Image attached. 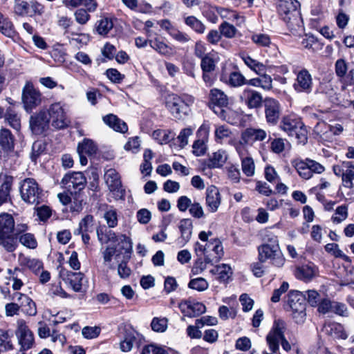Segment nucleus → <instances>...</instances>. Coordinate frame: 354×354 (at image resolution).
<instances>
[{
	"label": "nucleus",
	"instance_id": "aec40b11",
	"mask_svg": "<svg viewBox=\"0 0 354 354\" xmlns=\"http://www.w3.org/2000/svg\"><path fill=\"white\" fill-rule=\"evenodd\" d=\"M221 202L220 192L215 186L208 187L206 189L205 205L211 212H216Z\"/></svg>",
	"mask_w": 354,
	"mask_h": 354
},
{
	"label": "nucleus",
	"instance_id": "f257e3e1",
	"mask_svg": "<svg viewBox=\"0 0 354 354\" xmlns=\"http://www.w3.org/2000/svg\"><path fill=\"white\" fill-rule=\"evenodd\" d=\"M300 3L297 0H278L277 12L294 35L303 31V21L300 14Z\"/></svg>",
	"mask_w": 354,
	"mask_h": 354
},
{
	"label": "nucleus",
	"instance_id": "a18cd8bd",
	"mask_svg": "<svg viewBox=\"0 0 354 354\" xmlns=\"http://www.w3.org/2000/svg\"><path fill=\"white\" fill-rule=\"evenodd\" d=\"M241 168L243 174L248 177L252 176L255 172V165L251 157L241 158Z\"/></svg>",
	"mask_w": 354,
	"mask_h": 354
},
{
	"label": "nucleus",
	"instance_id": "052dcab7",
	"mask_svg": "<svg viewBox=\"0 0 354 354\" xmlns=\"http://www.w3.org/2000/svg\"><path fill=\"white\" fill-rule=\"evenodd\" d=\"M198 257H199L195 261L192 268V272L194 275L202 273L206 269L207 264H211V263L206 262L205 257L203 259L201 257L202 256Z\"/></svg>",
	"mask_w": 354,
	"mask_h": 354
},
{
	"label": "nucleus",
	"instance_id": "603ef678",
	"mask_svg": "<svg viewBox=\"0 0 354 354\" xmlns=\"http://www.w3.org/2000/svg\"><path fill=\"white\" fill-rule=\"evenodd\" d=\"M335 71L336 75L342 79H346L348 71V63L344 59H338L335 64Z\"/></svg>",
	"mask_w": 354,
	"mask_h": 354
},
{
	"label": "nucleus",
	"instance_id": "c85d7f7f",
	"mask_svg": "<svg viewBox=\"0 0 354 354\" xmlns=\"http://www.w3.org/2000/svg\"><path fill=\"white\" fill-rule=\"evenodd\" d=\"M306 295L297 290H291L288 295L287 303L292 310L306 306Z\"/></svg>",
	"mask_w": 354,
	"mask_h": 354
},
{
	"label": "nucleus",
	"instance_id": "393cba45",
	"mask_svg": "<svg viewBox=\"0 0 354 354\" xmlns=\"http://www.w3.org/2000/svg\"><path fill=\"white\" fill-rule=\"evenodd\" d=\"M15 137L9 129L3 127L0 129V147L3 151H12L15 148Z\"/></svg>",
	"mask_w": 354,
	"mask_h": 354
},
{
	"label": "nucleus",
	"instance_id": "4468645a",
	"mask_svg": "<svg viewBox=\"0 0 354 354\" xmlns=\"http://www.w3.org/2000/svg\"><path fill=\"white\" fill-rule=\"evenodd\" d=\"M50 118L45 110H41L32 115L30 118V127L35 135H41L49 129Z\"/></svg>",
	"mask_w": 354,
	"mask_h": 354
},
{
	"label": "nucleus",
	"instance_id": "5701e85b",
	"mask_svg": "<svg viewBox=\"0 0 354 354\" xmlns=\"http://www.w3.org/2000/svg\"><path fill=\"white\" fill-rule=\"evenodd\" d=\"M105 182L111 192H119L122 188V183L118 173L115 169L110 168L105 171Z\"/></svg>",
	"mask_w": 354,
	"mask_h": 354
},
{
	"label": "nucleus",
	"instance_id": "37998d69",
	"mask_svg": "<svg viewBox=\"0 0 354 354\" xmlns=\"http://www.w3.org/2000/svg\"><path fill=\"white\" fill-rule=\"evenodd\" d=\"M0 32L7 37H12L15 34L12 23L8 19L3 17L1 12Z\"/></svg>",
	"mask_w": 354,
	"mask_h": 354
},
{
	"label": "nucleus",
	"instance_id": "c03bdc74",
	"mask_svg": "<svg viewBox=\"0 0 354 354\" xmlns=\"http://www.w3.org/2000/svg\"><path fill=\"white\" fill-rule=\"evenodd\" d=\"M301 44L305 48L310 50L313 52H315L319 48L318 41L313 35H305L302 38Z\"/></svg>",
	"mask_w": 354,
	"mask_h": 354
},
{
	"label": "nucleus",
	"instance_id": "3c124183",
	"mask_svg": "<svg viewBox=\"0 0 354 354\" xmlns=\"http://www.w3.org/2000/svg\"><path fill=\"white\" fill-rule=\"evenodd\" d=\"M252 41L259 46L268 47L271 44V39L268 35L255 33L251 37Z\"/></svg>",
	"mask_w": 354,
	"mask_h": 354
},
{
	"label": "nucleus",
	"instance_id": "9b49d317",
	"mask_svg": "<svg viewBox=\"0 0 354 354\" xmlns=\"http://www.w3.org/2000/svg\"><path fill=\"white\" fill-rule=\"evenodd\" d=\"M21 100L26 111H30L41 104V95L31 82L27 81L22 89Z\"/></svg>",
	"mask_w": 354,
	"mask_h": 354
},
{
	"label": "nucleus",
	"instance_id": "c756f323",
	"mask_svg": "<svg viewBox=\"0 0 354 354\" xmlns=\"http://www.w3.org/2000/svg\"><path fill=\"white\" fill-rule=\"evenodd\" d=\"M291 163L301 178L306 180H308L312 178V174H310V170L309 169L306 158L305 160L297 158L293 160Z\"/></svg>",
	"mask_w": 354,
	"mask_h": 354
},
{
	"label": "nucleus",
	"instance_id": "6e6552de",
	"mask_svg": "<svg viewBox=\"0 0 354 354\" xmlns=\"http://www.w3.org/2000/svg\"><path fill=\"white\" fill-rule=\"evenodd\" d=\"M281 128L290 136H295L299 143L307 141V130L300 118L295 115H288L283 118Z\"/></svg>",
	"mask_w": 354,
	"mask_h": 354
},
{
	"label": "nucleus",
	"instance_id": "0eeeda50",
	"mask_svg": "<svg viewBox=\"0 0 354 354\" xmlns=\"http://www.w3.org/2000/svg\"><path fill=\"white\" fill-rule=\"evenodd\" d=\"M20 195L26 203L37 205L43 201V191L34 178H27L20 183Z\"/></svg>",
	"mask_w": 354,
	"mask_h": 354
},
{
	"label": "nucleus",
	"instance_id": "dca6fc26",
	"mask_svg": "<svg viewBox=\"0 0 354 354\" xmlns=\"http://www.w3.org/2000/svg\"><path fill=\"white\" fill-rule=\"evenodd\" d=\"M264 109L267 122L276 124L281 111L280 103L274 98L267 97L264 100Z\"/></svg>",
	"mask_w": 354,
	"mask_h": 354
},
{
	"label": "nucleus",
	"instance_id": "423d86ee",
	"mask_svg": "<svg viewBox=\"0 0 354 354\" xmlns=\"http://www.w3.org/2000/svg\"><path fill=\"white\" fill-rule=\"evenodd\" d=\"M286 324L283 321L278 319L274 322L272 329L266 337V340L270 351L276 353L279 350V342L286 351L291 350V346L284 337Z\"/></svg>",
	"mask_w": 354,
	"mask_h": 354
},
{
	"label": "nucleus",
	"instance_id": "f8f14e48",
	"mask_svg": "<svg viewBox=\"0 0 354 354\" xmlns=\"http://www.w3.org/2000/svg\"><path fill=\"white\" fill-rule=\"evenodd\" d=\"M335 176L342 178L344 187L352 189L354 187V164L351 161H344L333 167Z\"/></svg>",
	"mask_w": 354,
	"mask_h": 354
},
{
	"label": "nucleus",
	"instance_id": "a211bd4d",
	"mask_svg": "<svg viewBox=\"0 0 354 354\" xmlns=\"http://www.w3.org/2000/svg\"><path fill=\"white\" fill-rule=\"evenodd\" d=\"M0 206L10 201V192L12 189L14 178L11 175L1 172L0 174Z\"/></svg>",
	"mask_w": 354,
	"mask_h": 354
},
{
	"label": "nucleus",
	"instance_id": "e433bc0d",
	"mask_svg": "<svg viewBox=\"0 0 354 354\" xmlns=\"http://www.w3.org/2000/svg\"><path fill=\"white\" fill-rule=\"evenodd\" d=\"M97 151V145L90 139H84L77 146V153H84L88 156L95 154Z\"/></svg>",
	"mask_w": 354,
	"mask_h": 354
},
{
	"label": "nucleus",
	"instance_id": "72a5a7b5",
	"mask_svg": "<svg viewBox=\"0 0 354 354\" xmlns=\"http://www.w3.org/2000/svg\"><path fill=\"white\" fill-rule=\"evenodd\" d=\"M94 218L92 215L85 216L79 223L78 228L74 231L75 234L80 233H92L94 230Z\"/></svg>",
	"mask_w": 354,
	"mask_h": 354
},
{
	"label": "nucleus",
	"instance_id": "ddd939ff",
	"mask_svg": "<svg viewBox=\"0 0 354 354\" xmlns=\"http://www.w3.org/2000/svg\"><path fill=\"white\" fill-rule=\"evenodd\" d=\"M17 324L16 335L21 346V351L31 348L35 342L33 333L24 319H19Z\"/></svg>",
	"mask_w": 354,
	"mask_h": 354
},
{
	"label": "nucleus",
	"instance_id": "7c9ffc66",
	"mask_svg": "<svg viewBox=\"0 0 354 354\" xmlns=\"http://www.w3.org/2000/svg\"><path fill=\"white\" fill-rule=\"evenodd\" d=\"M84 274L82 272H68L66 275V282L75 292H80L82 287Z\"/></svg>",
	"mask_w": 354,
	"mask_h": 354
},
{
	"label": "nucleus",
	"instance_id": "f3484780",
	"mask_svg": "<svg viewBox=\"0 0 354 354\" xmlns=\"http://www.w3.org/2000/svg\"><path fill=\"white\" fill-rule=\"evenodd\" d=\"M240 99L248 109H259L263 104V96L257 91L246 87L241 93Z\"/></svg>",
	"mask_w": 354,
	"mask_h": 354
},
{
	"label": "nucleus",
	"instance_id": "412c9836",
	"mask_svg": "<svg viewBox=\"0 0 354 354\" xmlns=\"http://www.w3.org/2000/svg\"><path fill=\"white\" fill-rule=\"evenodd\" d=\"M267 137L265 130L257 128H247L241 133V138L243 142L250 146L253 145L255 142H261Z\"/></svg>",
	"mask_w": 354,
	"mask_h": 354
},
{
	"label": "nucleus",
	"instance_id": "13d9d810",
	"mask_svg": "<svg viewBox=\"0 0 354 354\" xmlns=\"http://www.w3.org/2000/svg\"><path fill=\"white\" fill-rule=\"evenodd\" d=\"M153 138L158 140V142L162 145L165 143H167L172 138L171 136V132L167 131L166 130H156L153 132L152 134Z\"/></svg>",
	"mask_w": 354,
	"mask_h": 354
},
{
	"label": "nucleus",
	"instance_id": "e2e57ef3",
	"mask_svg": "<svg viewBox=\"0 0 354 354\" xmlns=\"http://www.w3.org/2000/svg\"><path fill=\"white\" fill-rule=\"evenodd\" d=\"M14 12L15 14L20 16L28 15V1L15 0Z\"/></svg>",
	"mask_w": 354,
	"mask_h": 354
},
{
	"label": "nucleus",
	"instance_id": "09e8293b",
	"mask_svg": "<svg viewBox=\"0 0 354 354\" xmlns=\"http://www.w3.org/2000/svg\"><path fill=\"white\" fill-rule=\"evenodd\" d=\"M168 320L165 317H154L151 323V329L157 333H163L167 328Z\"/></svg>",
	"mask_w": 354,
	"mask_h": 354
},
{
	"label": "nucleus",
	"instance_id": "69168bd1",
	"mask_svg": "<svg viewBox=\"0 0 354 354\" xmlns=\"http://www.w3.org/2000/svg\"><path fill=\"white\" fill-rule=\"evenodd\" d=\"M193 153L196 156H201L205 153L206 151V144L204 139H198L194 141L193 145Z\"/></svg>",
	"mask_w": 354,
	"mask_h": 354
},
{
	"label": "nucleus",
	"instance_id": "864d4df0",
	"mask_svg": "<svg viewBox=\"0 0 354 354\" xmlns=\"http://www.w3.org/2000/svg\"><path fill=\"white\" fill-rule=\"evenodd\" d=\"M140 354H169L162 346L151 344L142 347Z\"/></svg>",
	"mask_w": 354,
	"mask_h": 354
},
{
	"label": "nucleus",
	"instance_id": "bf43d9fd",
	"mask_svg": "<svg viewBox=\"0 0 354 354\" xmlns=\"http://www.w3.org/2000/svg\"><path fill=\"white\" fill-rule=\"evenodd\" d=\"M113 22L108 18L102 19L98 22L97 31L100 35H106L113 28Z\"/></svg>",
	"mask_w": 354,
	"mask_h": 354
},
{
	"label": "nucleus",
	"instance_id": "39448f33",
	"mask_svg": "<svg viewBox=\"0 0 354 354\" xmlns=\"http://www.w3.org/2000/svg\"><path fill=\"white\" fill-rule=\"evenodd\" d=\"M15 220L8 213L0 214V245L8 252L15 251L18 245L14 236Z\"/></svg>",
	"mask_w": 354,
	"mask_h": 354
},
{
	"label": "nucleus",
	"instance_id": "9d476101",
	"mask_svg": "<svg viewBox=\"0 0 354 354\" xmlns=\"http://www.w3.org/2000/svg\"><path fill=\"white\" fill-rule=\"evenodd\" d=\"M61 183L71 194H77L84 189L86 178L82 172H69L64 176Z\"/></svg>",
	"mask_w": 354,
	"mask_h": 354
},
{
	"label": "nucleus",
	"instance_id": "ea45409f",
	"mask_svg": "<svg viewBox=\"0 0 354 354\" xmlns=\"http://www.w3.org/2000/svg\"><path fill=\"white\" fill-rule=\"evenodd\" d=\"M227 158V155L225 151L221 149L218 150L217 151L213 153L212 157L210 158L211 165L213 167H221L226 162Z\"/></svg>",
	"mask_w": 354,
	"mask_h": 354
},
{
	"label": "nucleus",
	"instance_id": "cd10ccee",
	"mask_svg": "<svg viewBox=\"0 0 354 354\" xmlns=\"http://www.w3.org/2000/svg\"><path fill=\"white\" fill-rule=\"evenodd\" d=\"M324 330L327 335L334 339H346L348 337L344 326L339 323L328 324L324 326Z\"/></svg>",
	"mask_w": 354,
	"mask_h": 354
},
{
	"label": "nucleus",
	"instance_id": "a878e982",
	"mask_svg": "<svg viewBox=\"0 0 354 354\" xmlns=\"http://www.w3.org/2000/svg\"><path fill=\"white\" fill-rule=\"evenodd\" d=\"M209 272L213 275H217L216 279L221 283H227L233 273L232 268L225 263L215 266Z\"/></svg>",
	"mask_w": 354,
	"mask_h": 354
},
{
	"label": "nucleus",
	"instance_id": "a19ab883",
	"mask_svg": "<svg viewBox=\"0 0 354 354\" xmlns=\"http://www.w3.org/2000/svg\"><path fill=\"white\" fill-rule=\"evenodd\" d=\"M348 217V206L342 205L338 206L335 211L334 214L331 217L333 223L339 224L345 221Z\"/></svg>",
	"mask_w": 354,
	"mask_h": 354
},
{
	"label": "nucleus",
	"instance_id": "4be33fe9",
	"mask_svg": "<svg viewBox=\"0 0 354 354\" xmlns=\"http://www.w3.org/2000/svg\"><path fill=\"white\" fill-rule=\"evenodd\" d=\"M295 277L304 281H310L318 274V268L313 263L298 266L295 272Z\"/></svg>",
	"mask_w": 354,
	"mask_h": 354
},
{
	"label": "nucleus",
	"instance_id": "8fccbe9b",
	"mask_svg": "<svg viewBox=\"0 0 354 354\" xmlns=\"http://www.w3.org/2000/svg\"><path fill=\"white\" fill-rule=\"evenodd\" d=\"M245 77L240 72H232L230 74L227 84L233 87H239L245 84Z\"/></svg>",
	"mask_w": 354,
	"mask_h": 354
},
{
	"label": "nucleus",
	"instance_id": "774afa93",
	"mask_svg": "<svg viewBox=\"0 0 354 354\" xmlns=\"http://www.w3.org/2000/svg\"><path fill=\"white\" fill-rule=\"evenodd\" d=\"M218 314L221 319L226 320L229 318H234L236 315V310L232 307L229 308L225 306H222L218 309Z\"/></svg>",
	"mask_w": 354,
	"mask_h": 354
},
{
	"label": "nucleus",
	"instance_id": "4c0bfd02",
	"mask_svg": "<svg viewBox=\"0 0 354 354\" xmlns=\"http://www.w3.org/2000/svg\"><path fill=\"white\" fill-rule=\"evenodd\" d=\"M242 59L244 63L257 75H261L266 72V66L251 57L243 55L242 56Z\"/></svg>",
	"mask_w": 354,
	"mask_h": 354
},
{
	"label": "nucleus",
	"instance_id": "58836bf2",
	"mask_svg": "<svg viewBox=\"0 0 354 354\" xmlns=\"http://www.w3.org/2000/svg\"><path fill=\"white\" fill-rule=\"evenodd\" d=\"M185 24L193 30L199 34H203L205 30L203 23L194 16H188L184 19Z\"/></svg>",
	"mask_w": 354,
	"mask_h": 354
},
{
	"label": "nucleus",
	"instance_id": "f03ea898",
	"mask_svg": "<svg viewBox=\"0 0 354 354\" xmlns=\"http://www.w3.org/2000/svg\"><path fill=\"white\" fill-rule=\"evenodd\" d=\"M212 236L211 231H201L198 234L199 239L205 242L203 245L199 242H196L194 245V250L197 256H204L206 262L211 263L212 265L218 263L224 254L223 247L221 241L217 239H210Z\"/></svg>",
	"mask_w": 354,
	"mask_h": 354
},
{
	"label": "nucleus",
	"instance_id": "4d7b16f0",
	"mask_svg": "<svg viewBox=\"0 0 354 354\" xmlns=\"http://www.w3.org/2000/svg\"><path fill=\"white\" fill-rule=\"evenodd\" d=\"M136 341V337L132 333H127L125 335L124 339L120 343V348L123 352L130 351Z\"/></svg>",
	"mask_w": 354,
	"mask_h": 354
},
{
	"label": "nucleus",
	"instance_id": "7ed1b4c3",
	"mask_svg": "<svg viewBox=\"0 0 354 354\" xmlns=\"http://www.w3.org/2000/svg\"><path fill=\"white\" fill-rule=\"evenodd\" d=\"M259 260L261 262H270L277 268H281L286 261L279 244L277 236H268L266 242L258 248Z\"/></svg>",
	"mask_w": 354,
	"mask_h": 354
},
{
	"label": "nucleus",
	"instance_id": "680f3d73",
	"mask_svg": "<svg viewBox=\"0 0 354 354\" xmlns=\"http://www.w3.org/2000/svg\"><path fill=\"white\" fill-rule=\"evenodd\" d=\"M221 34L227 38H232L236 35L237 30L232 24L223 22L219 26Z\"/></svg>",
	"mask_w": 354,
	"mask_h": 354
},
{
	"label": "nucleus",
	"instance_id": "5fc2aeb1",
	"mask_svg": "<svg viewBox=\"0 0 354 354\" xmlns=\"http://www.w3.org/2000/svg\"><path fill=\"white\" fill-rule=\"evenodd\" d=\"M104 218L109 227H115L118 225L116 209L113 207L109 208L104 214Z\"/></svg>",
	"mask_w": 354,
	"mask_h": 354
},
{
	"label": "nucleus",
	"instance_id": "6ab92c4d",
	"mask_svg": "<svg viewBox=\"0 0 354 354\" xmlns=\"http://www.w3.org/2000/svg\"><path fill=\"white\" fill-rule=\"evenodd\" d=\"M179 308L184 315L190 317L198 316L206 310L203 304L191 300L181 301L179 304Z\"/></svg>",
	"mask_w": 354,
	"mask_h": 354
},
{
	"label": "nucleus",
	"instance_id": "b1692460",
	"mask_svg": "<svg viewBox=\"0 0 354 354\" xmlns=\"http://www.w3.org/2000/svg\"><path fill=\"white\" fill-rule=\"evenodd\" d=\"M178 228L180 232L179 243L185 245L191 239L192 234L193 223L190 218H183L180 221Z\"/></svg>",
	"mask_w": 354,
	"mask_h": 354
},
{
	"label": "nucleus",
	"instance_id": "0e129e2a",
	"mask_svg": "<svg viewBox=\"0 0 354 354\" xmlns=\"http://www.w3.org/2000/svg\"><path fill=\"white\" fill-rule=\"evenodd\" d=\"M232 134L231 130L225 125H219L215 129V138L217 141H222L225 138H230Z\"/></svg>",
	"mask_w": 354,
	"mask_h": 354
},
{
	"label": "nucleus",
	"instance_id": "f704fd0d",
	"mask_svg": "<svg viewBox=\"0 0 354 354\" xmlns=\"http://www.w3.org/2000/svg\"><path fill=\"white\" fill-rule=\"evenodd\" d=\"M8 124L16 131L21 129V117L16 111L9 107L3 115Z\"/></svg>",
	"mask_w": 354,
	"mask_h": 354
},
{
	"label": "nucleus",
	"instance_id": "2f4dec72",
	"mask_svg": "<svg viewBox=\"0 0 354 354\" xmlns=\"http://www.w3.org/2000/svg\"><path fill=\"white\" fill-rule=\"evenodd\" d=\"M150 46L160 55L170 56L173 54V49L158 37L149 39Z\"/></svg>",
	"mask_w": 354,
	"mask_h": 354
},
{
	"label": "nucleus",
	"instance_id": "c9c22d12",
	"mask_svg": "<svg viewBox=\"0 0 354 354\" xmlns=\"http://www.w3.org/2000/svg\"><path fill=\"white\" fill-rule=\"evenodd\" d=\"M8 272L10 274L9 279L12 281V288L14 290H19L24 285L23 279H24V272L19 268H15L13 270L8 269Z\"/></svg>",
	"mask_w": 354,
	"mask_h": 354
},
{
	"label": "nucleus",
	"instance_id": "20e7f679",
	"mask_svg": "<svg viewBox=\"0 0 354 354\" xmlns=\"http://www.w3.org/2000/svg\"><path fill=\"white\" fill-rule=\"evenodd\" d=\"M194 102L192 95L183 94H169L166 97L165 106L171 114L176 118L180 119L183 116L188 115L190 112V106Z\"/></svg>",
	"mask_w": 354,
	"mask_h": 354
},
{
	"label": "nucleus",
	"instance_id": "473e14b6",
	"mask_svg": "<svg viewBox=\"0 0 354 354\" xmlns=\"http://www.w3.org/2000/svg\"><path fill=\"white\" fill-rule=\"evenodd\" d=\"M210 101L219 108L226 107L228 104V97L222 91L213 88L209 94Z\"/></svg>",
	"mask_w": 354,
	"mask_h": 354
},
{
	"label": "nucleus",
	"instance_id": "bb28decb",
	"mask_svg": "<svg viewBox=\"0 0 354 354\" xmlns=\"http://www.w3.org/2000/svg\"><path fill=\"white\" fill-rule=\"evenodd\" d=\"M104 122L115 131L125 133L128 130L127 124L115 115L110 113L103 117Z\"/></svg>",
	"mask_w": 354,
	"mask_h": 354
},
{
	"label": "nucleus",
	"instance_id": "79ce46f5",
	"mask_svg": "<svg viewBox=\"0 0 354 354\" xmlns=\"http://www.w3.org/2000/svg\"><path fill=\"white\" fill-rule=\"evenodd\" d=\"M118 240V244L121 245V250L124 251V252L127 254V259L128 260L133 250V243L131 239L125 234H120Z\"/></svg>",
	"mask_w": 354,
	"mask_h": 354
},
{
	"label": "nucleus",
	"instance_id": "1a4fd4ad",
	"mask_svg": "<svg viewBox=\"0 0 354 354\" xmlns=\"http://www.w3.org/2000/svg\"><path fill=\"white\" fill-rule=\"evenodd\" d=\"M46 111L52 127L55 129H64L70 125L71 120L66 114L64 105L61 102L53 103Z\"/></svg>",
	"mask_w": 354,
	"mask_h": 354
},
{
	"label": "nucleus",
	"instance_id": "6e6d98bb",
	"mask_svg": "<svg viewBox=\"0 0 354 354\" xmlns=\"http://www.w3.org/2000/svg\"><path fill=\"white\" fill-rule=\"evenodd\" d=\"M326 252L331 253L333 256L338 258L349 261V257L346 256L339 248V245L336 243H328L325 245Z\"/></svg>",
	"mask_w": 354,
	"mask_h": 354
},
{
	"label": "nucleus",
	"instance_id": "49530a36",
	"mask_svg": "<svg viewBox=\"0 0 354 354\" xmlns=\"http://www.w3.org/2000/svg\"><path fill=\"white\" fill-rule=\"evenodd\" d=\"M209 287V283L207 280L203 277H197L191 279L188 283V288L197 290L198 292H203L206 290Z\"/></svg>",
	"mask_w": 354,
	"mask_h": 354
},
{
	"label": "nucleus",
	"instance_id": "338daca9",
	"mask_svg": "<svg viewBox=\"0 0 354 354\" xmlns=\"http://www.w3.org/2000/svg\"><path fill=\"white\" fill-rule=\"evenodd\" d=\"M216 8L208 3H204L201 7V10L205 17L210 21L215 23L217 20V16L215 14Z\"/></svg>",
	"mask_w": 354,
	"mask_h": 354
},
{
	"label": "nucleus",
	"instance_id": "2eb2a0df",
	"mask_svg": "<svg viewBox=\"0 0 354 354\" xmlns=\"http://www.w3.org/2000/svg\"><path fill=\"white\" fill-rule=\"evenodd\" d=\"M293 88L297 93H304L306 94L311 93L313 90V79L307 69L303 68L296 73Z\"/></svg>",
	"mask_w": 354,
	"mask_h": 354
},
{
	"label": "nucleus",
	"instance_id": "de8ad7c7",
	"mask_svg": "<svg viewBox=\"0 0 354 354\" xmlns=\"http://www.w3.org/2000/svg\"><path fill=\"white\" fill-rule=\"evenodd\" d=\"M19 241L25 247L30 249H35L37 246V241L31 233H24L19 236Z\"/></svg>",
	"mask_w": 354,
	"mask_h": 354
}]
</instances>
